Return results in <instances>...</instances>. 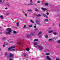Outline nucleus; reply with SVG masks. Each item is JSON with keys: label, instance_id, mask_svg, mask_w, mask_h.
Wrapping results in <instances>:
<instances>
[{"label": "nucleus", "instance_id": "nucleus-42", "mask_svg": "<svg viewBox=\"0 0 60 60\" xmlns=\"http://www.w3.org/2000/svg\"><path fill=\"white\" fill-rule=\"evenodd\" d=\"M10 14L9 13H7L6 14V15H9Z\"/></svg>", "mask_w": 60, "mask_h": 60}, {"label": "nucleus", "instance_id": "nucleus-50", "mask_svg": "<svg viewBox=\"0 0 60 60\" xmlns=\"http://www.w3.org/2000/svg\"><path fill=\"white\" fill-rule=\"evenodd\" d=\"M5 9H6V10H7V9H8L7 8H5Z\"/></svg>", "mask_w": 60, "mask_h": 60}, {"label": "nucleus", "instance_id": "nucleus-25", "mask_svg": "<svg viewBox=\"0 0 60 60\" xmlns=\"http://www.w3.org/2000/svg\"><path fill=\"white\" fill-rule=\"evenodd\" d=\"M45 38H48V35L47 34L46 35H45Z\"/></svg>", "mask_w": 60, "mask_h": 60}, {"label": "nucleus", "instance_id": "nucleus-38", "mask_svg": "<svg viewBox=\"0 0 60 60\" xmlns=\"http://www.w3.org/2000/svg\"><path fill=\"white\" fill-rule=\"evenodd\" d=\"M28 5H33V4L32 3H31L29 4H28Z\"/></svg>", "mask_w": 60, "mask_h": 60}, {"label": "nucleus", "instance_id": "nucleus-49", "mask_svg": "<svg viewBox=\"0 0 60 60\" xmlns=\"http://www.w3.org/2000/svg\"><path fill=\"white\" fill-rule=\"evenodd\" d=\"M46 14H47V15H49V12H47L46 13Z\"/></svg>", "mask_w": 60, "mask_h": 60}, {"label": "nucleus", "instance_id": "nucleus-18", "mask_svg": "<svg viewBox=\"0 0 60 60\" xmlns=\"http://www.w3.org/2000/svg\"><path fill=\"white\" fill-rule=\"evenodd\" d=\"M45 5H46V6H48L49 5V4L48 3H46L45 4Z\"/></svg>", "mask_w": 60, "mask_h": 60}, {"label": "nucleus", "instance_id": "nucleus-40", "mask_svg": "<svg viewBox=\"0 0 60 60\" xmlns=\"http://www.w3.org/2000/svg\"><path fill=\"white\" fill-rule=\"evenodd\" d=\"M34 47H38V46H37L36 45H34Z\"/></svg>", "mask_w": 60, "mask_h": 60}, {"label": "nucleus", "instance_id": "nucleus-59", "mask_svg": "<svg viewBox=\"0 0 60 60\" xmlns=\"http://www.w3.org/2000/svg\"><path fill=\"white\" fill-rule=\"evenodd\" d=\"M51 27H49V29H51Z\"/></svg>", "mask_w": 60, "mask_h": 60}, {"label": "nucleus", "instance_id": "nucleus-46", "mask_svg": "<svg viewBox=\"0 0 60 60\" xmlns=\"http://www.w3.org/2000/svg\"><path fill=\"white\" fill-rule=\"evenodd\" d=\"M5 45H4L3 46V48H4L5 47Z\"/></svg>", "mask_w": 60, "mask_h": 60}, {"label": "nucleus", "instance_id": "nucleus-51", "mask_svg": "<svg viewBox=\"0 0 60 60\" xmlns=\"http://www.w3.org/2000/svg\"><path fill=\"white\" fill-rule=\"evenodd\" d=\"M51 59H50V58H49V59H48V60H51Z\"/></svg>", "mask_w": 60, "mask_h": 60}, {"label": "nucleus", "instance_id": "nucleus-61", "mask_svg": "<svg viewBox=\"0 0 60 60\" xmlns=\"http://www.w3.org/2000/svg\"><path fill=\"white\" fill-rule=\"evenodd\" d=\"M1 49H0V52L1 51Z\"/></svg>", "mask_w": 60, "mask_h": 60}, {"label": "nucleus", "instance_id": "nucleus-64", "mask_svg": "<svg viewBox=\"0 0 60 60\" xmlns=\"http://www.w3.org/2000/svg\"><path fill=\"white\" fill-rule=\"evenodd\" d=\"M53 25H54V24H53Z\"/></svg>", "mask_w": 60, "mask_h": 60}, {"label": "nucleus", "instance_id": "nucleus-34", "mask_svg": "<svg viewBox=\"0 0 60 60\" xmlns=\"http://www.w3.org/2000/svg\"><path fill=\"white\" fill-rule=\"evenodd\" d=\"M46 55H50V54L48 53H47L45 54Z\"/></svg>", "mask_w": 60, "mask_h": 60}, {"label": "nucleus", "instance_id": "nucleus-1", "mask_svg": "<svg viewBox=\"0 0 60 60\" xmlns=\"http://www.w3.org/2000/svg\"><path fill=\"white\" fill-rule=\"evenodd\" d=\"M35 33V32H34L33 33H30V35H27V38H30V37H31V35H33V33Z\"/></svg>", "mask_w": 60, "mask_h": 60}, {"label": "nucleus", "instance_id": "nucleus-27", "mask_svg": "<svg viewBox=\"0 0 60 60\" xmlns=\"http://www.w3.org/2000/svg\"><path fill=\"white\" fill-rule=\"evenodd\" d=\"M35 41H38V39H35L34 40Z\"/></svg>", "mask_w": 60, "mask_h": 60}, {"label": "nucleus", "instance_id": "nucleus-62", "mask_svg": "<svg viewBox=\"0 0 60 60\" xmlns=\"http://www.w3.org/2000/svg\"><path fill=\"white\" fill-rule=\"evenodd\" d=\"M4 44H5V42H4Z\"/></svg>", "mask_w": 60, "mask_h": 60}, {"label": "nucleus", "instance_id": "nucleus-41", "mask_svg": "<svg viewBox=\"0 0 60 60\" xmlns=\"http://www.w3.org/2000/svg\"><path fill=\"white\" fill-rule=\"evenodd\" d=\"M26 26L24 25V26L23 27V28H26Z\"/></svg>", "mask_w": 60, "mask_h": 60}, {"label": "nucleus", "instance_id": "nucleus-60", "mask_svg": "<svg viewBox=\"0 0 60 60\" xmlns=\"http://www.w3.org/2000/svg\"><path fill=\"white\" fill-rule=\"evenodd\" d=\"M0 34H2V33L1 32H0Z\"/></svg>", "mask_w": 60, "mask_h": 60}, {"label": "nucleus", "instance_id": "nucleus-58", "mask_svg": "<svg viewBox=\"0 0 60 60\" xmlns=\"http://www.w3.org/2000/svg\"><path fill=\"white\" fill-rule=\"evenodd\" d=\"M12 42H13L12 41H11V42H10V43H12Z\"/></svg>", "mask_w": 60, "mask_h": 60}, {"label": "nucleus", "instance_id": "nucleus-54", "mask_svg": "<svg viewBox=\"0 0 60 60\" xmlns=\"http://www.w3.org/2000/svg\"><path fill=\"white\" fill-rule=\"evenodd\" d=\"M59 27H60V23H59Z\"/></svg>", "mask_w": 60, "mask_h": 60}, {"label": "nucleus", "instance_id": "nucleus-37", "mask_svg": "<svg viewBox=\"0 0 60 60\" xmlns=\"http://www.w3.org/2000/svg\"><path fill=\"white\" fill-rule=\"evenodd\" d=\"M52 41V39H49V41Z\"/></svg>", "mask_w": 60, "mask_h": 60}, {"label": "nucleus", "instance_id": "nucleus-29", "mask_svg": "<svg viewBox=\"0 0 60 60\" xmlns=\"http://www.w3.org/2000/svg\"><path fill=\"white\" fill-rule=\"evenodd\" d=\"M26 50L28 51H29V49L28 48H27L26 49Z\"/></svg>", "mask_w": 60, "mask_h": 60}, {"label": "nucleus", "instance_id": "nucleus-48", "mask_svg": "<svg viewBox=\"0 0 60 60\" xmlns=\"http://www.w3.org/2000/svg\"><path fill=\"white\" fill-rule=\"evenodd\" d=\"M5 55H7V53L6 52V53H5Z\"/></svg>", "mask_w": 60, "mask_h": 60}, {"label": "nucleus", "instance_id": "nucleus-20", "mask_svg": "<svg viewBox=\"0 0 60 60\" xmlns=\"http://www.w3.org/2000/svg\"><path fill=\"white\" fill-rule=\"evenodd\" d=\"M35 11H38H38H39V10H38V9L37 8H36L35 9Z\"/></svg>", "mask_w": 60, "mask_h": 60}, {"label": "nucleus", "instance_id": "nucleus-23", "mask_svg": "<svg viewBox=\"0 0 60 60\" xmlns=\"http://www.w3.org/2000/svg\"><path fill=\"white\" fill-rule=\"evenodd\" d=\"M17 26H19V22H18L17 23Z\"/></svg>", "mask_w": 60, "mask_h": 60}, {"label": "nucleus", "instance_id": "nucleus-43", "mask_svg": "<svg viewBox=\"0 0 60 60\" xmlns=\"http://www.w3.org/2000/svg\"><path fill=\"white\" fill-rule=\"evenodd\" d=\"M12 51H15V50H15V49H13L12 50Z\"/></svg>", "mask_w": 60, "mask_h": 60}, {"label": "nucleus", "instance_id": "nucleus-12", "mask_svg": "<svg viewBox=\"0 0 60 60\" xmlns=\"http://www.w3.org/2000/svg\"><path fill=\"white\" fill-rule=\"evenodd\" d=\"M6 39V37H3L2 38V39L3 40H5Z\"/></svg>", "mask_w": 60, "mask_h": 60}, {"label": "nucleus", "instance_id": "nucleus-13", "mask_svg": "<svg viewBox=\"0 0 60 60\" xmlns=\"http://www.w3.org/2000/svg\"><path fill=\"white\" fill-rule=\"evenodd\" d=\"M46 58L47 59H49V58H50V57H49V56H46Z\"/></svg>", "mask_w": 60, "mask_h": 60}, {"label": "nucleus", "instance_id": "nucleus-39", "mask_svg": "<svg viewBox=\"0 0 60 60\" xmlns=\"http://www.w3.org/2000/svg\"><path fill=\"white\" fill-rule=\"evenodd\" d=\"M25 15L26 17H27V14L25 13Z\"/></svg>", "mask_w": 60, "mask_h": 60}, {"label": "nucleus", "instance_id": "nucleus-22", "mask_svg": "<svg viewBox=\"0 0 60 60\" xmlns=\"http://www.w3.org/2000/svg\"><path fill=\"white\" fill-rule=\"evenodd\" d=\"M10 57H12L13 56V54H10Z\"/></svg>", "mask_w": 60, "mask_h": 60}, {"label": "nucleus", "instance_id": "nucleus-17", "mask_svg": "<svg viewBox=\"0 0 60 60\" xmlns=\"http://www.w3.org/2000/svg\"><path fill=\"white\" fill-rule=\"evenodd\" d=\"M28 26L30 27H32V24L29 25H28Z\"/></svg>", "mask_w": 60, "mask_h": 60}, {"label": "nucleus", "instance_id": "nucleus-11", "mask_svg": "<svg viewBox=\"0 0 60 60\" xmlns=\"http://www.w3.org/2000/svg\"><path fill=\"white\" fill-rule=\"evenodd\" d=\"M37 24H38V26H41V23L39 22L38 23H37Z\"/></svg>", "mask_w": 60, "mask_h": 60}, {"label": "nucleus", "instance_id": "nucleus-26", "mask_svg": "<svg viewBox=\"0 0 60 60\" xmlns=\"http://www.w3.org/2000/svg\"><path fill=\"white\" fill-rule=\"evenodd\" d=\"M30 22H31V23H34V22L32 20H31L30 21Z\"/></svg>", "mask_w": 60, "mask_h": 60}, {"label": "nucleus", "instance_id": "nucleus-28", "mask_svg": "<svg viewBox=\"0 0 60 60\" xmlns=\"http://www.w3.org/2000/svg\"><path fill=\"white\" fill-rule=\"evenodd\" d=\"M32 10H27L28 11H29V12H31L32 11Z\"/></svg>", "mask_w": 60, "mask_h": 60}, {"label": "nucleus", "instance_id": "nucleus-30", "mask_svg": "<svg viewBox=\"0 0 60 60\" xmlns=\"http://www.w3.org/2000/svg\"><path fill=\"white\" fill-rule=\"evenodd\" d=\"M11 49H14L15 48V47L13 46V47H10Z\"/></svg>", "mask_w": 60, "mask_h": 60}, {"label": "nucleus", "instance_id": "nucleus-57", "mask_svg": "<svg viewBox=\"0 0 60 60\" xmlns=\"http://www.w3.org/2000/svg\"><path fill=\"white\" fill-rule=\"evenodd\" d=\"M19 44H20V45H21V43H19Z\"/></svg>", "mask_w": 60, "mask_h": 60}, {"label": "nucleus", "instance_id": "nucleus-36", "mask_svg": "<svg viewBox=\"0 0 60 60\" xmlns=\"http://www.w3.org/2000/svg\"><path fill=\"white\" fill-rule=\"evenodd\" d=\"M57 42L58 43H60V40L57 41Z\"/></svg>", "mask_w": 60, "mask_h": 60}, {"label": "nucleus", "instance_id": "nucleus-21", "mask_svg": "<svg viewBox=\"0 0 60 60\" xmlns=\"http://www.w3.org/2000/svg\"><path fill=\"white\" fill-rule=\"evenodd\" d=\"M36 22L37 24L39 22V21L38 20H36Z\"/></svg>", "mask_w": 60, "mask_h": 60}, {"label": "nucleus", "instance_id": "nucleus-10", "mask_svg": "<svg viewBox=\"0 0 60 60\" xmlns=\"http://www.w3.org/2000/svg\"><path fill=\"white\" fill-rule=\"evenodd\" d=\"M0 17L1 19H4V16L2 15H1Z\"/></svg>", "mask_w": 60, "mask_h": 60}, {"label": "nucleus", "instance_id": "nucleus-32", "mask_svg": "<svg viewBox=\"0 0 60 60\" xmlns=\"http://www.w3.org/2000/svg\"><path fill=\"white\" fill-rule=\"evenodd\" d=\"M34 30H35V31H38V29L36 28V29H34Z\"/></svg>", "mask_w": 60, "mask_h": 60}, {"label": "nucleus", "instance_id": "nucleus-4", "mask_svg": "<svg viewBox=\"0 0 60 60\" xmlns=\"http://www.w3.org/2000/svg\"><path fill=\"white\" fill-rule=\"evenodd\" d=\"M6 4L7 5V6L8 7H11V6L10 5V4L8 3V2H7L6 3Z\"/></svg>", "mask_w": 60, "mask_h": 60}, {"label": "nucleus", "instance_id": "nucleus-47", "mask_svg": "<svg viewBox=\"0 0 60 60\" xmlns=\"http://www.w3.org/2000/svg\"><path fill=\"white\" fill-rule=\"evenodd\" d=\"M60 59H58V58H56V60H59Z\"/></svg>", "mask_w": 60, "mask_h": 60}, {"label": "nucleus", "instance_id": "nucleus-14", "mask_svg": "<svg viewBox=\"0 0 60 60\" xmlns=\"http://www.w3.org/2000/svg\"><path fill=\"white\" fill-rule=\"evenodd\" d=\"M36 16L37 17H41V15L40 14H38Z\"/></svg>", "mask_w": 60, "mask_h": 60}, {"label": "nucleus", "instance_id": "nucleus-24", "mask_svg": "<svg viewBox=\"0 0 60 60\" xmlns=\"http://www.w3.org/2000/svg\"><path fill=\"white\" fill-rule=\"evenodd\" d=\"M13 33L14 34H17V32L16 31H14Z\"/></svg>", "mask_w": 60, "mask_h": 60}, {"label": "nucleus", "instance_id": "nucleus-44", "mask_svg": "<svg viewBox=\"0 0 60 60\" xmlns=\"http://www.w3.org/2000/svg\"><path fill=\"white\" fill-rule=\"evenodd\" d=\"M34 28H36V26H34Z\"/></svg>", "mask_w": 60, "mask_h": 60}, {"label": "nucleus", "instance_id": "nucleus-55", "mask_svg": "<svg viewBox=\"0 0 60 60\" xmlns=\"http://www.w3.org/2000/svg\"><path fill=\"white\" fill-rule=\"evenodd\" d=\"M38 3H40V1H39L38 2Z\"/></svg>", "mask_w": 60, "mask_h": 60}, {"label": "nucleus", "instance_id": "nucleus-53", "mask_svg": "<svg viewBox=\"0 0 60 60\" xmlns=\"http://www.w3.org/2000/svg\"><path fill=\"white\" fill-rule=\"evenodd\" d=\"M41 35H40L39 36V37H40V38H41Z\"/></svg>", "mask_w": 60, "mask_h": 60}, {"label": "nucleus", "instance_id": "nucleus-19", "mask_svg": "<svg viewBox=\"0 0 60 60\" xmlns=\"http://www.w3.org/2000/svg\"><path fill=\"white\" fill-rule=\"evenodd\" d=\"M34 45H37V43L36 42H34V43H33Z\"/></svg>", "mask_w": 60, "mask_h": 60}, {"label": "nucleus", "instance_id": "nucleus-33", "mask_svg": "<svg viewBox=\"0 0 60 60\" xmlns=\"http://www.w3.org/2000/svg\"><path fill=\"white\" fill-rule=\"evenodd\" d=\"M24 56H28V55L26 53H25L24 54Z\"/></svg>", "mask_w": 60, "mask_h": 60}, {"label": "nucleus", "instance_id": "nucleus-35", "mask_svg": "<svg viewBox=\"0 0 60 60\" xmlns=\"http://www.w3.org/2000/svg\"><path fill=\"white\" fill-rule=\"evenodd\" d=\"M11 47L9 48L8 49V50H11Z\"/></svg>", "mask_w": 60, "mask_h": 60}, {"label": "nucleus", "instance_id": "nucleus-6", "mask_svg": "<svg viewBox=\"0 0 60 60\" xmlns=\"http://www.w3.org/2000/svg\"><path fill=\"white\" fill-rule=\"evenodd\" d=\"M42 15L43 16V17H45V18H48V17L47 16V15H46L44 14H42Z\"/></svg>", "mask_w": 60, "mask_h": 60}, {"label": "nucleus", "instance_id": "nucleus-16", "mask_svg": "<svg viewBox=\"0 0 60 60\" xmlns=\"http://www.w3.org/2000/svg\"><path fill=\"white\" fill-rule=\"evenodd\" d=\"M53 32V30H50V31H49V33H51L52 32Z\"/></svg>", "mask_w": 60, "mask_h": 60}, {"label": "nucleus", "instance_id": "nucleus-2", "mask_svg": "<svg viewBox=\"0 0 60 60\" xmlns=\"http://www.w3.org/2000/svg\"><path fill=\"white\" fill-rule=\"evenodd\" d=\"M38 48L40 49H43V47L41 45H38Z\"/></svg>", "mask_w": 60, "mask_h": 60}, {"label": "nucleus", "instance_id": "nucleus-15", "mask_svg": "<svg viewBox=\"0 0 60 60\" xmlns=\"http://www.w3.org/2000/svg\"><path fill=\"white\" fill-rule=\"evenodd\" d=\"M6 34H11V33L9 32H7L6 33Z\"/></svg>", "mask_w": 60, "mask_h": 60}, {"label": "nucleus", "instance_id": "nucleus-31", "mask_svg": "<svg viewBox=\"0 0 60 60\" xmlns=\"http://www.w3.org/2000/svg\"><path fill=\"white\" fill-rule=\"evenodd\" d=\"M53 34H54V35H56V32H54L53 33Z\"/></svg>", "mask_w": 60, "mask_h": 60}, {"label": "nucleus", "instance_id": "nucleus-56", "mask_svg": "<svg viewBox=\"0 0 60 60\" xmlns=\"http://www.w3.org/2000/svg\"><path fill=\"white\" fill-rule=\"evenodd\" d=\"M10 60H13V59H10Z\"/></svg>", "mask_w": 60, "mask_h": 60}, {"label": "nucleus", "instance_id": "nucleus-5", "mask_svg": "<svg viewBox=\"0 0 60 60\" xmlns=\"http://www.w3.org/2000/svg\"><path fill=\"white\" fill-rule=\"evenodd\" d=\"M49 21V20L48 19H46L44 20V23H46V22H48V21Z\"/></svg>", "mask_w": 60, "mask_h": 60}, {"label": "nucleus", "instance_id": "nucleus-52", "mask_svg": "<svg viewBox=\"0 0 60 60\" xmlns=\"http://www.w3.org/2000/svg\"><path fill=\"white\" fill-rule=\"evenodd\" d=\"M49 24V23H46V25H48V24Z\"/></svg>", "mask_w": 60, "mask_h": 60}, {"label": "nucleus", "instance_id": "nucleus-7", "mask_svg": "<svg viewBox=\"0 0 60 60\" xmlns=\"http://www.w3.org/2000/svg\"><path fill=\"white\" fill-rule=\"evenodd\" d=\"M42 11H44L45 12L46 11H47V9L45 8H41Z\"/></svg>", "mask_w": 60, "mask_h": 60}, {"label": "nucleus", "instance_id": "nucleus-63", "mask_svg": "<svg viewBox=\"0 0 60 60\" xmlns=\"http://www.w3.org/2000/svg\"><path fill=\"white\" fill-rule=\"evenodd\" d=\"M8 43H7L6 44V45H8Z\"/></svg>", "mask_w": 60, "mask_h": 60}, {"label": "nucleus", "instance_id": "nucleus-3", "mask_svg": "<svg viewBox=\"0 0 60 60\" xmlns=\"http://www.w3.org/2000/svg\"><path fill=\"white\" fill-rule=\"evenodd\" d=\"M6 31H8V32H10V33H11V28H7L6 29Z\"/></svg>", "mask_w": 60, "mask_h": 60}, {"label": "nucleus", "instance_id": "nucleus-9", "mask_svg": "<svg viewBox=\"0 0 60 60\" xmlns=\"http://www.w3.org/2000/svg\"><path fill=\"white\" fill-rule=\"evenodd\" d=\"M0 4H4V3L2 2V0L0 1Z\"/></svg>", "mask_w": 60, "mask_h": 60}, {"label": "nucleus", "instance_id": "nucleus-8", "mask_svg": "<svg viewBox=\"0 0 60 60\" xmlns=\"http://www.w3.org/2000/svg\"><path fill=\"white\" fill-rule=\"evenodd\" d=\"M41 33H42V32L40 31L38 34H37V35L39 36V35H40V34H41Z\"/></svg>", "mask_w": 60, "mask_h": 60}, {"label": "nucleus", "instance_id": "nucleus-45", "mask_svg": "<svg viewBox=\"0 0 60 60\" xmlns=\"http://www.w3.org/2000/svg\"><path fill=\"white\" fill-rule=\"evenodd\" d=\"M30 0L31 2V3H33V2H32V0Z\"/></svg>", "mask_w": 60, "mask_h": 60}]
</instances>
